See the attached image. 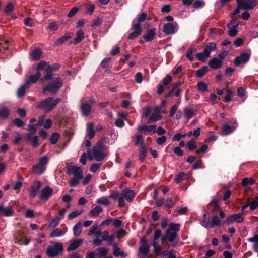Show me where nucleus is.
I'll return each instance as SVG.
<instances>
[{
	"label": "nucleus",
	"instance_id": "49",
	"mask_svg": "<svg viewBox=\"0 0 258 258\" xmlns=\"http://www.w3.org/2000/svg\"><path fill=\"white\" fill-rule=\"evenodd\" d=\"M98 254L101 257H105L109 252V249L105 247H101L97 249Z\"/></svg>",
	"mask_w": 258,
	"mask_h": 258
},
{
	"label": "nucleus",
	"instance_id": "42",
	"mask_svg": "<svg viewBox=\"0 0 258 258\" xmlns=\"http://www.w3.org/2000/svg\"><path fill=\"white\" fill-rule=\"evenodd\" d=\"M210 56L204 50L202 52L196 54L197 59L201 61L204 62Z\"/></svg>",
	"mask_w": 258,
	"mask_h": 258
},
{
	"label": "nucleus",
	"instance_id": "53",
	"mask_svg": "<svg viewBox=\"0 0 258 258\" xmlns=\"http://www.w3.org/2000/svg\"><path fill=\"white\" fill-rule=\"evenodd\" d=\"M47 66L48 63L46 61H42L38 64L36 68V70L38 72H39V71L40 70H45V71L46 72Z\"/></svg>",
	"mask_w": 258,
	"mask_h": 258
},
{
	"label": "nucleus",
	"instance_id": "37",
	"mask_svg": "<svg viewBox=\"0 0 258 258\" xmlns=\"http://www.w3.org/2000/svg\"><path fill=\"white\" fill-rule=\"evenodd\" d=\"M33 172L38 174H42L46 170V166H43L38 163L33 167Z\"/></svg>",
	"mask_w": 258,
	"mask_h": 258
},
{
	"label": "nucleus",
	"instance_id": "19",
	"mask_svg": "<svg viewBox=\"0 0 258 258\" xmlns=\"http://www.w3.org/2000/svg\"><path fill=\"white\" fill-rule=\"evenodd\" d=\"M53 189L49 186H46L41 192L40 198L43 200H47L52 195Z\"/></svg>",
	"mask_w": 258,
	"mask_h": 258
},
{
	"label": "nucleus",
	"instance_id": "33",
	"mask_svg": "<svg viewBox=\"0 0 258 258\" xmlns=\"http://www.w3.org/2000/svg\"><path fill=\"white\" fill-rule=\"evenodd\" d=\"M31 58L33 60H38L40 59L42 55V51L40 49H35L31 52Z\"/></svg>",
	"mask_w": 258,
	"mask_h": 258
},
{
	"label": "nucleus",
	"instance_id": "31",
	"mask_svg": "<svg viewBox=\"0 0 258 258\" xmlns=\"http://www.w3.org/2000/svg\"><path fill=\"white\" fill-rule=\"evenodd\" d=\"M73 234L75 237L79 236L82 231V224L81 222H78L74 225L73 228Z\"/></svg>",
	"mask_w": 258,
	"mask_h": 258
},
{
	"label": "nucleus",
	"instance_id": "45",
	"mask_svg": "<svg viewBox=\"0 0 258 258\" xmlns=\"http://www.w3.org/2000/svg\"><path fill=\"white\" fill-rule=\"evenodd\" d=\"M186 175L184 172H180L176 175L174 178V181L177 184H178L182 180H185L186 179Z\"/></svg>",
	"mask_w": 258,
	"mask_h": 258
},
{
	"label": "nucleus",
	"instance_id": "52",
	"mask_svg": "<svg viewBox=\"0 0 258 258\" xmlns=\"http://www.w3.org/2000/svg\"><path fill=\"white\" fill-rule=\"evenodd\" d=\"M96 203L105 206H108L109 204V200L106 197H102L97 199Z\"/></svg>",
	"mask_w": 258,
	"mask_h": 258
},
{
	"label": "nucleus",
	"instance_id": "11",
	"mask_svg": "<svg viewBox=\"0 0 258 258\" xmlns=\"http://www.w3.org/2000/svg\"><path fill=\"white\" fill-rule=\"evenodd\" d=\"M132 28L134 30V32L128 35L127 38L130 40H132L141 34L142 29L141 25L139 23H134L133 22Z\"/></svg>",
	"mask_w": 258,
	"mask_h": 258
},
{
	"label": "nucleus",
	"instance_id": "2",
	"mask_svg": "<svg viewBox=\"0 0 258 258\" xmlns=\"http://www.w3.org/2000/svg\"><path fill=\"white\" fill-rule=\"evenodd\" d=\"M60 102V99L59 98L53 100L52 98L49 97L41 101L37 105V107L42 109L46 113H48L52 110Z\"/></svg>",
	"mask_w": 258,
	"mask_h": 258
},
{
	"label": "nucleus",
	"instance_id": "13",
	"mask_svg": "<svg viewBox=\"0 0 258 258\" xmlns=\"http://www.w3.org/2000/svg\"><path fill=\"white\" fill-rule=\"evenodd\" d=\"M108 235L109 232L108 231L105 230L103 232L101 231L100 235L101 236V239L96 238L92 241V243L95 246H100L102 244V241L108 242Z\"/></svg>",
	"mask_w": 258,
	"mask_h": 258
},
{
	"label": "nucleus",
	"instance_id": "15",
	"mask_svg": "<svg viewBox=\"0 0 258 258\" xmlns=\"http://www.w3.org/2000/svg\"><path fill=\"white\" fill-rule=\"evenodd\" d=\"M244 219L242 217V215L240 213L235 214L231 215L227 217L225 222L227 224H229L234 222H236L237 223H241L243 221Z\"/></svg>",
	"mask_w": 258,
	"mask_h": 258
},
{
	"label": "nucleus",
	"instance_id": "54",
	"mask_svg": "<svg viewBox=\"0 0 258 258\" xmlns=\"http://www.w3.org/2000/svg\"><path fill=\"white\" fill-rule=\"evenodd\" d=\"M150 18L148 17L146 13H142L138 17V22L136 23L140 24L141 23L145 21L146 20H150Z\"/></svg>",
	"mask_w": 258,
	"mask_h": 258
},
{
	"label": "nucleus",
	"instance_id": "9",
	"mask_svg": "<svg viewBox=\"0 0 258 258\" xmlns=\"http://www.w3.org/2000/svg\"><path fill=\"white\" fill-rule=\"evenodd\" d=\"M256 0H236L238 7L245 10L252 9L255 5Z\"/></svg>",
	"mask_w": 258,
	"mask_h": 258
},
{
	"label": "nucleus",
	"instance_id": "39",
	"mask_svg": "<svg viewBox=\"0 0 258 258\" xmlns=\"http://www.w3.org/2000/svg\"><path fill=\"white\" fill-rule=\"evenodd\" d=\"M84 38V33L82 29H80L76 32V37L74 40V44H77L81 42Z\"/></svg>",
	"mask_w": 258,
	"mask_h": 258
},
{
	"label": "nucleus",
	"instance_id": "8",
	"mask_svg": "<svg viewBox=\"0 0 258 258\" xmlns=\"http://www.w3.org/2000/svg\"><path fill=\"white\" fill-rule=\"evenodd\" d=\"M95 101L94 98H91L89 102L81 104L80 109L83 116H88L91 111V105L95 103Z\"/></svg>",
	"mask_w": 258,
	"mask_h": 258
},
{
	"label": "nucleus",
	"instance_id": "64",
	"mask_svg": "<svg viewBox=\"0 0 258 258\" xmlns=\"http://www.w3.org/2000/svg\"><path fill=\"white\" fill-rule=\"evenodd\" d=\"M172 80V77L170 75H167L162 80V84L165 86L167 85Z\"/></svg>",
	"mask_w": 258,
	"mask_h": 258
},
{
	"label": "nucleus",
	"instance_id": "7",
	"mask_svg": "<svg viewBox=\"0 0 258 258\" xmlns=\"http://www.w3.org/2000/svg\"><path fill=\"white\" fill-rule=\"evenodd\" d=\"M67 169V173L68 175L73 174L75 178L79 179L83 178V171L81 167L75 165H70L68 166Z\"/></svg>",
	"mask_w": 258,
	"mask_h": 258
},
{
	"label": "nucleus",
	"instance_id": "3",
	"mask_svg": "<svg viewBox=\"0 0 258 258\" xmlns=\"http://www.w3.org/2000/svg\"><path fill=\"white\" fill-rule=\"evenodd\" d=\"M180 224L171 223L166 232L165 237L170 242H173L177 237V232L180 230Z\"/></svg>",
	"mask_w": 258,
	"mask_h": 258
},
{
	"label": "nucleus",
	"instance_id": "18",
	"mask_svg": "<svg viewBox=\"0 0 258 258\" xmlns=\"http://www.w3.org/2000/svg\"><path fill=\"white\" fill-rule=\"evenodd\" d=\"M14 211L12 206L4 207L3 204L0 205V214L6 217L11 216L14 214Z\"/></svg>",
	"mask_w": 258,
	"mask_h": 258
},
{
	"label": "nucleus",
	"instance_id": "25",
	"mask_svg": "<svg viewBox=\"0 0 258 258\" xmlns=\"http://www.w3.org/2000/svg\"><path fill=\"white\" fill-rule=\"evenodd\" d=\"M41 186V183L40 181L35 182L31 187L30 190V195L33 197H35Z\"/></svg>",
	"mask_w": 258,
	"mask_h": 258
},
{
	"label": "nucleus",
	"instance_id": "47",
	"mask_svg": "<svg viewBox=\"0 0 258 258\" xmlns=\"http://www.w3.org/2000/svg\"><path fill=\"white\" fill-rule=\"evenodd\" d=\"M70 38V36L68 35H65L59 38L55 42V44L56 45H60L64 42L67 41Z\"/></svg>",
	"mask_w": 258,
	"mask_h": 258
},
{
	"label": "nucleus",
	"instance_id": "35",
	"mask_svg": "<svg viewBox=\"0 0 258 258\" xmlns=\"http://www.w3.org/2000/svg\"><path fill=\"white\" fill-rule=\"evenodd\" d=\"M182 83H183L181 81H178L173 85V87L171 90L176 97H178L180 94L181 89L179 88V87Z\"/></svg>",
	"mask_w": 258,
	"mask_h": 258
},
{
	"label": "nucleus",
	"instance_id": "58",
	"mask_svg": "<svg viewBox=\"0 0 258 258\" xmlns=\"http://www.w3.org/2000/svg\"><path fill=\"white\" fill-rule=\"evenodd\" d=\"M59 137V135L57 133H54L52 134L50 138L51 143L52 144H55V143H56V142L58 140Z\"/></svg>",
	"mask_w": 258,
	"mask_h": 258
},
{
	"label": "nucleus",
	"instance_id": "51",
	"mask_svg": "<svg viewBox=\"0 0 258 258\" xmlns=\"http://www.w3.org/2000/svg\"><path fill=\"white\" fill-rule=\"evenodd\" d=\"M60 218L58 216H55L49 223V227L54 228L58 225L60 221Z\"/></svg>",
	"mask_w": 258,
	"mask_h": 258
},
{
	"label": "nucleus",
	"instance_id": "43",
	"mask_svg": "<svg viewBox=\"0 0 258 258\" xmlns=\"http://www.w3.org/2000/svg\"><path fill=\"white\" fill-rule=\"evenodd\" d=\"M153 246L154 247V252L156 255L157 256L160 255L162 252V247L157 245V242L155 241H153Z\"/></svg>",
	"mask_w": 258,
	"mask_h": 258
},
{
	"label": "nucleus",
	"instance_id": "24",
	"mask_svg": "<svg viewBox=\"0 0 258 258\" xmlns=\"http://www.w3.org/2000/svg\"><path fill=\"white\" fill-rule=\"evenodd\" d=\"M217 49V45L215 42H209L205 45L204 50L210 56L211 53Z\"/></svg>",
	"mask_w": 258,
	"mask_h": 258
},
{
	"label": "nucleus",
	"instance_id": "57",
	"mask_svg": "<svg viewBox=\"0 0 258 258\" xmlns=\"http://www.w3.org/2000/svg\"><path fill=\"white\" fill-rule=\"evenodd\" d=\"M28 139L31 142L34 147H36L38 144V138L36 136L28 137Z\"/></svg>",
	"mask_w": 258,
	"mask_h": 258
},
{
	"label": "nucleus",
	"instance_id": "55",
	"mask_svg": "<svg viewBox=\"0 0 258 258\" xmlns=\"http://www.w3.org/2000/svg\"><path fill=\"white\" fill-rule=\"evenodd\" d=\"M174 205V202L173 201L172 198L171 197H168L167 199L165 200V204L164 207L167 208H171Z\"/></svg>",
	"mask_w": 258,
	"mask_h": 258
},
{
	"label": "nucleus",
	"instance_id": "22",
	"mask_svg": "<svg viewBox=\"0 0 258 258\" xmlns=\"http://www.w3.org/2000/svg\"><path fill=\"white\" fill-rule=\"evenodd\" d=\"M121 194L128 202H132L135 197V192L129 189L123 190Z\"/></svg>",
	"mask_w": 258,
	"mask_h": 258
},
{
	"label": "nucleus",
	"instance_id": "5",
	"mask_svg": "<svg viewBox=\"0 0 258 258\" xmlns=\"http://www.w3.org/2000/svg\"><path fill=\"white\" fill-rule=\"evenodd\" d=\"M63 246L62 243H56L53 247H49L46 251L47 254L51 257H54L62 253Z\"/></svg>",
	"mask_w": 258,
	"mask_h": 258
},
{
	"label": "nucleus",
	"instance_id": "38",
	"mask_svg": "<svg viewBox=\"0 0 258 258\" xmlns=\"http://www.w3.org/2000/svg\"><path fill=\"white\" fill-rule=\"evenodd\" d=\"M29 86L26 85V83H25L23 85L20 86L17 90V95L18 97L21 98L25 95V91L27 89L29 88Z\"/></svg>",
	"mask_w": 258,
	"mask_h": 258
},
{
	"label": "nucleus",
	"instance_id": "6",
	"mask_svg": "<svg viewBox=\"0 0 258 258\" xmlns=\"http://www.w3.org/2000/svg\"><path fill=\"white\" fill-rule=\"evenodd\" d=\"M92 155L97 161L102 160L106 156L104 151V147L100 145L94 147L92 149Z\"/></svg>",
	"mask_w": 258,
	"mask_h": 258
},
{
	"label": "nucleus",
	"instance_id": "23",
	"mask_svg": "<svg viewBox=\"0 0 258 258\" xmlns=\"http://www.w3.org/2000/svg\"><path fill=\"white\" fill-rule=\"evenodd\" d=\"M141 241V245L139 248V251L140 253L144 255L147 254L149 251L150 247L147 244V241L145 238H142Z\"/></svg>",
	"mask_w": 258,
	"mask_h": 258
},
{
	"label": "nucleus",
	"instance_id": "48",
	"mask_svg": "<svg viewBox=\"0 0 258 258\" xmlns=\"http://www.w3.org/2000/svg\"><path fill=\"white\" fill-rule=\"evenodd\" d=\"M64 232H63L61 229L57 228L52 231L50 236L51 237H58L62 236Z\"/></svg>",
	"mask_w": 258,
	"mask_h": 258
},
{
	"label": "nucleus",
	"instance_id": "44",
	"mask_svg": "<svg viewBox=\"0 0 258 258\" xmlns=\"http://www.w3.org/2000/svg\"><path fill=\"white\" fill-rule=\"evenodd\" d=\"M208 67L206 66L202 67L201 68L196 71V76L198 78L202 77L208 71Z\"/></svg>",
	"mask_w": 258,
	"mask_h": 258
},
{
	"label": "nucleus",
	"instance_id": "1",
	"mask_svg": "<svg viewBox=\"0 0 258 258\" xmlns=\"http://www.w3.org/2000/svg\"><path fill=\"white\" fill-rule=\"evenodd\" d=\"M59 68L60 65L59 63H56L52 65H49L48 64L44 78H41L40 79L42 82H43L44 80H51V81L44 87L43 89V92L46 95L47 92L50 94L56 93L61 87L62 85V81L60 77H57L52 79V74H51V72L57 70Z\"/></svg>",
	"mask_w": 258,
	"mask_h": 258
},
{
	"label": "nucleus",
	"instance_id": "32",
	"mask_svg": "<svg viewBox=\"0 0 258 258\" xmlns=\"http://www.w3.org/2000/svg\"><path fill=\"white\" fill-rule=\"evenodd\" d=\"M195 112V110L186 107L183 111L184 116L186 119L189 120L194 116Z\"/></svg>",
	"mask_w": 258,
	"mask_h": 258
},
{
	"label": "nucleus",
	"instance_id": "40",
	"mask_svg": "<svg viewBox=\"0 0 258 258\" xmlns=\"http://www.w3.org/2000/svg\"><path fill=\"white\" fill-rule=\"evenodd\" d=\"M234 128L227 124H224L222 127L221 135H227L234 131Z\"/></svg>",
	"mask_w": 258,
	"mask_h": 258
},
{
	"label": "nucleus",
	"instance_id": "4",
	"mask_svg": "<svg viewBox=\"0 0 258 258\" xmlns=\"http://www.w3.org/2000/svg\"><path fill=\"white\" fill-rule=\"evenodd\" d=\"M228 52L223 51L218 54L217 57H214L209 62V66L213 69L220 68Z\"/></svg>",
	"mask_w": 258,
	"mask_h": 258
},
{
	"label": "nucleus",
	"instance_id": "63",
	"mask_svg": "<svg viewBox=\"0 0 258 258\" xmlns=\"http://www.w3.org/2000/svg\"><path fill=\"white\" fill-rule=\"evenodd\" d=\"M81 179H79L78 178H72L70 180V185L71 187H75L79 183L80 180Z\"/></svg>",
	"mask_w": 258,
	"mask_h": 258
},
{
	"label": "nucleus",
	"instance_id": "28",
	"mask_svg": "<svg viewBox=\"0 0 258 258\" xmlns=\"http://www.w3.org/2000/svg\"><path fill=\"white\" fill-rule=\"evenodd\" d=\"M221 225V221L217 216H213L211 218L210 221H209V227L210 228H214L216 226L220 227Z\"/></svg>",
	"mask_w": 258,
	"mask_h": 258
},
{
	"label": "nucleus",
	"instance_id": "59",
	"mask_svg": "<svg viewBox=\"0 0 258 258\" xmlns=\"http://www.w3.org/2000/svg\"><path fill=\"white\" fill-rule=\"evenodd\" d=\"M83 211H73L71 212L68 215L69 219H73L82 213Z\"/></svg>",
	"mask_w": 258,
	"mask_h": 258
},
{
	"label": "nucleus",
	"instance_id": "50",
	"mask_svg": "<svg viewBox=\"0 0 258 258\" xmlns=\"http://www.w3.org/2000/svg\"><path fill=\"white\" fill-rule=\"evenodd\" d=\"M9 115V111L6 107H3L0 109V118L5 119L8 118Z\"/></svg>",
	"mask_w": 258,
	"mask_h": 258
},
{
	"label": "nucleus",
	"instance_id": "21",
	"mask_svg": "<svg viewBox=\"0 0 258 258\" xmlns=\"http://www.w3.org/2000/svg\"><path fill=\"white\" fill-rule=\"evenodd\" d=\"M41 74L37 71L34 75H31L29 76L28 79L25 82L26 85L30 86L31 84H34L40 78Z\"/></svg>",
	"mask_w": 258,
	"mask_h": 258
},
{
	"label": "nucleus",
	"instance_id": "27",
	"mask_svg": "<svg viewBox=\"0 0 258 258\" xmlns=\"http://www.w3.org/2000/svg\"><path fill=\"white\" fill-rule=\"evenodd\" d=\"M155 34L156 29L155 28L149 29L144 36V38L147 41H150L154 38Z\"/></svg>",
	"mask_w": 258,
	"mask_h": 258
},
{
	"label": "nucleus",
	"instance_id": "36",
	"mask_svg": "<svg viewBox=\"0 0 258 258\" xmlns=\"http://www.w3.org/2000/svg\"><path fill=\"white\" fill-rule=\"evenodd\" d=\"M248 241L253 243V247L254 250L258 251V234H254L252 237L248 239Z\"/></svg>",
	"mask_w": 258,
	"mask_h": 258
},
{
	"label": "nucleus",
	"instance_id": "16",
	"mask_svg": "<svg viewBox=\"0 0 258 258\" xmlns=\"http://www.w3.org/2000/svg\"><path fill=\"white\" fill-rule=\"evenodd\" d=\"M94 124L93 122H88L86 124V132L85 138L92 139L95 135V131L94 128Z\"/></svg>",
	"mask_w": 258,
	"mask_h": 258
},
{
	"label": "nucleus",
	"instance_id": "30",
	"mask_svg": "<svg viewBox=\"0 0 258 258\" xmlns=\"http://www.w3.org/2000/svg\"><path fill=\"white\" fill-rule=\"evenodd\" d=\"M138 130L139 132H150L152 131L154 133H156V125H142L140 126L138 128Z\"/></svg>",
	"mask_w": 258,
	"mask_h": 258
},
{
	"label": "nucleus",
	"instance_id": "34",
	"mask_svg": "<svg viewBox=\"0 0 258 258\" xmlns=\"http://www.w3.org/2000/svg\"><path fill=\"white\" fill-rule=\"evenodd\" d=\"M103 211V209L100 206H96L90 211V214L93 217H96Z\"/></svg>",
	"mask_w": 258,
	"mask_h": 258
},
{
	"label": "nucleus",
	"instance_id": "60",
	"mask_svg": "<svg viewBox=\"0 0 258 258\" xmlns=\"http://www.w3.org/2000/svg\"><path fill=\"white\" fill-rule=\"evenodd\" d=\"M232 94V92L231 90L228 89L226 92V95L224 97L223 100L225 102H229L231 100V95Z\"/></svg>",
	"mask_w": 258,
	"mask_h": 258
},
{
	"label": "nucleus",
	"instance_id": "41",
	"mask_svg": "<svg viewBox=\"0 0 258 258\" xmlns=\"http://www.w3.org/2000/svg\"><path fill=\"white\" fill-rule=\"evenodd\" d=\"M209 208L211 211L213 212H215L218 211L219 209L218 202L217 199H213L210 203Z\"/></svg>",
	"mask_w": 258,
	"mask_h": 258
},
{
	"label": "nucleus",
	"instance_id": "26",
	"mask_svg": "<svg viewBox=\"0 0 258 258\" xmlns=\"http://www.w3.org/2000/svg\"><path fill=\"white\" fill-rule=\"evenodd\" d=\"M113 254L116 256H121V257H126L127 256V254L126 252L122 251L120 248H119L116 244H114L113 245Z\"/></svg>",
	"mask_w": 258,
	"mask_h": 258
},
{
	"label": "nucleus",
	"instance_id": "62",
	"mask_svg": "<svg viewBox=\"0 0 258 258\" xmlns=\"http://www.w3.org/2000/svg\"><path fill=\"white\" fill-rule=\"evenodd\" d=\"M220 98L217 97V96L214 93H212L210 95V98H209V102L212 104H214L218 102V100H219Z\"/></svg>",
	"mask_w": 258,
	"mask_h": 258
},
{
	"label": "nucleus",
	"instance_id": "17",
	"mask_svg": "<svg viewBox=\"0 0 258 258\" xmlns=\"http://www.w3.org/2000/svg\"><path fill=\"white\" fill-rule=\"evenodd\" d=\"M238 26V23L235 21H232L227 25L228 28V34L231 37H234L237 34L236 28Z\"/></svg>",
	"mask_w": 258,
	"mask_h": 258
},
{
	"label": "nucleus",
	"instance_id": "14",
	"mask_svg": "<svg viewBox=\"0 0 258 258\" xmlns=\"http://www.w3.org/2000/svg\"><path fill=\"white\" fill-rule=\"evenodd\" d=\"M154 113H153L151 116L149 117L148 122L149 123H152L156 121L159 120L161 119V115L160 113V109L158 107H155L153 109Z\"/></svg>",
	"mask_w": 258,
	"mask_h": 258
},
{
	"label": "nucleus",
	"instance_id": "61",
	"mask_svg": "<svg viewBox=\"0 0 258 258\" xmlns=\"http://www.w3.org/2000/svg\"><path fill=\"white\" fill-rule=\"evenodd\" d=\"M197 87L198 89L201 91H205L207 89L206 84L203 82H198L197 84Z\"/></svg>",
	"mask_w": 258,
	"mask_h": 258
},
{
	"label": "nucleus",
	"instance_id": "56",
	"mask_svg": "<svg viewBox=\"0 0 258 258\" xmlns=\"http://www.w3.org/2000/svg\"><path fill=\"white\" fill-rule=\"evenodd\" d=\"M254 183V180L252 178H245L242 180V184L244 186L248 185H253Z\"/></svg>",
	"mask_w": 258,
	"mask_h": 258
},
{
	"label": "nucleus",
	"instance_id": "20",
	"mask_svg": "<svg viewBox=\"0 0 258 258\" xmlns=\"http://www.w3.org/2000/svg\"><path fill=\"white\" fill-rule=\"evenodd\" d=\"M82 243L83 239H77L73 241L67 248V251H71L77 249L82 245Z\"/></svg>",
	"mask_w": 258,
	"mask_h": 258
},
{
	"label": "nucleus",
	"instance_id": "46",
	"mask_svg": "<svg viewBox=\"0 0 258 258\" xmlns=\"http://www.w3.org/2000/svg\"><path fill=\"white\" fill-rule=\"evenodd\" d=\"M200 224L201 225L205 227V228H208L209 225V217L208 219L206 217V214H204L203 215V216L200 220Z\"/></svg>",
	"mask_w": 258,
	"mask_h": 258
},
{
	"label": "nucleus",
	"instance_id": "12",
	"mask_svg": "<svg viewBox=\"0 0 258 258\" xmlns=\"http://www.w3.org/2000/svg\"><path fill=\"white\" fill-rule=\"evenodd\" d=\"M250 55L247 53H243L239 56H236L234 59V64L238 66L240 64L246 63L250 58Z\"/></svg>",
	"mask_w": 258,
	"mask_h": 258
},
{
	"label": "nucleus",
	"instance_id": "10",
	"mask_svg": "<svg viewBox=\"0 0 258 258\" xmlns=\"http://www.w3.org/2000/svg\"><path fill=\"white\" fill-rule=\"evenodd\" d=\"M178 29V26L177 23H167L163 26V32L166 35L174 34Z\"/></svg>",
	"mask_w": 258,
	"mask_h": 258
},
{
	"label": "nucleus",
	"instance_id": "29",
	"mask_svg": "<svg viewBox=\"0 0 258 258\" xmlns=\"http://www.w3.org/2000/svg\"><path fill=\"white\" fill-rule=\"evenodd\" d=\"M101 231L99 229L98 226L94 225L90 229L88 234L89 236L94 235L96 238H98L101 235Z\"/></svg>",
	"mask_w": 258,
	"mask_h": 258
}]
</instances>
